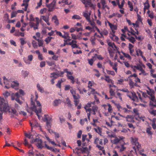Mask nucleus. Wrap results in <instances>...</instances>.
I'll use <instances>...</instances> for the list:
<instances>
[{"label":"nucleus","mask_w":156,"mask_h":156,"mask_svg":"<svg viewBox=\"0 0 156 156\" xmlns=\"http://www.w3.org/2000/svg\"><path fill=\"white\" fill-rule=\"evenodd\" d=\"M136 55L138 56H139L140 55L142 57V58H143V52L140 50V49H136Z\"/></svg>","instance_id":"obj_26"},{"label":"nucleus","mask_w":156,"mask_h":156,"mask_svg":"<svg viewBox=\"0 0 156 156\" xmlns=\"http://www.w3.org/2000/svg\"><path fill=\"white\" fill-rule=\"evenodd\" d=\"M33 57V55H28L27 58H24L23 60L24 62L27 64L29 65L31 64V62L32 61Z\"/></svg>","instance_id":"obj_9"},{"label":"nucleus","mask_w":156,"mask_h":156,"mask_svg":"<svg viewBox=\"0 0 156 156\" xmlns=\"http://www.w3.org/2000/svg\"><path fill=\"white\" fill-rule=\"evenodd\" d=\"M122 53L124 56L126 58H127L128 59L131 60L132 59L131 57L128 54L124 53L123 52H122Z\"/></svg>","instance_id":"obj_38"},{"label":"nucleus","mask_w":156,"mask_h":156,"mask_svg":"<svg viewBox=\"0 0 156 156\" xmlns=\"http://www.w3.org/2000/svg\"><path fill=\"white\" fill-rule=\"evenodd\" d=\"M21 74L23 78H25L28 76L29 74V72L26 70H23L21 71Z\"/></svg>","instance_id":"obj_21"},{"label":"nucleus","mask_w":156,"mask_h":156,"mask_svg":"<svg viewBox=\"0 0 156 156\" xmlns=\"http://www.w3.org/2000/svg\"><path fill=\"white\" fill-rule=\"evenodd\" d=\"M43 43L44 41L43 40H41L38 42V45L39 47H43Z\"/></svg>","instance_id":"obj_64"},{"label":"nucleus","mask_w":156,"mask_h":156,"mask_svg":"<svg viewBox=\"0 0 156 156\" xmlns=\"http://www.w3.org/2000/svg\"><path fill=\"white\" fill-rule=\"evenodd\" d=\"M59 76V75L58 74L56 73H51V77L55 79L57 78Z\"/></svg>","instance_id":"obj_27"},{"label":"nucleus","mask_w":156,"mask_h":156,"mask_svg":"<svg viewBox=\"0 0 156 156\" xmlns=\"http://www.w3.org/2000/svg\"><path fill=\"white\" fill-rule=\"evenodd\" d=\"M30 26L31 27H33L34 30L38 29V27L39 25H37V24H35V23L31 22L30 23Z\"/></svg>","instance_id":"obj_30"},{"label":"nucleus","mask_w":156,"mask_h":156,"mask_svg":"<svg viewBox=\"0 0 156 156\" xmlns=\"http://www.w3.org/2000/svg\"><path fill=\"white\" fill-rule=\"evenodd\" d=\"M67 77L68 79L70 80H71V82L72 83L74 84V83L75 78L73 76H72L68 75Z\"/></svg>","instance_id":"obj_37"},{"label":"nucleus","mask_w":156,"mask_h":156,"mask_svg":"<svg viewBox=\"0 0 156 156\" xmlns=\"http://www.w3.org/2000/svg\"><path fill=\"white\" fill-rule=\"evenodd\" d=\"M101 2L102 5V8L103 10H105L106 8H107L108 9H109V7L106 5L105 0H101Z\"/></svg>","instance_id":"obj_20"},{"label":"nucleus","mask_w":156,"mask_h":156,"mask_svg":"<svg viewBox=\"0 0 156 156\" xmlns=\"http://www.w3.org/2000/svg\"><path fill=\"white\" fill-rule=\"evenodd\" d=\"M106 133L108 135V136L110 137V139H112L115 135V134L113 133L110 132L108 131H106Z\"/></svg>","instance_id":"obj_29"},{"label":"nucleus","mask_w":156,"mask_h":156,"mask_svg":"<svg viewBox=\"0 0 156 156\" xmlns=\"http://www.w3.org/2000/svg\"><path fill=\"white\" fill-rule=\"evenodd\" d=\"M32 45L34 48L36 49L38 48V45L37 42L35 41H33L32 42Z\"/></svg>","instance_id":"obj_43"},{"label":"nucleus","mask_w":156,"mask_h":156,"mask_svg":"<svg viewBox=\"0 0 156 156\" xmlns=\"http://www.w3.org/2000/svg\"><path fill=\"white\" fill-rule=\"evenodd\" d=\"M31 107L28 109H27V111L30 115L32 114V111H34L36 113L38 119H40L41 117L38 115V114L41 113V104L38 101H36V104L37 106H36L35 104L33 101V99L32 98H31Z\"/></svg>","instance_id":"obj_2"},{"label":"nucleus","mask_w":156,"mask_h":156,"mask_svg":"<svg viewBox=\"0 0 156 156\" xmlns=\"http://www.w3.org/2000/svg\"><path fill=\"white\" fill-rule=\"evenodd\" d=\"M83 16L86 18V19L88 22H90L91 11L89 12L88 11L86 10L83 12Z\"/></svg>","instance_id":"obj_10"},{"label":"nucleus","mask_w":156,"mask_h":156,"mask_svg":"<svg viewBox=\"0 0 156 156\" xmlns=\"http://www.w3.org/2000/svg\"><path fill=\"white\" fill-rule=\"evenodd\" d=\"M52 38H53L51 37H48L45 39L44 41L46 42V43L48 44L51 41Z\"/></svg>","instance_id":"obj_47"},{"label":"nucleus","mask_w":156,"mask_h":156,"mask_svg":"<svg viewBox=\"0 0 156 156\" xmlns=\"http://www.w3.org/2000/svg\"><path fill=\"white\" fill-rule=\"evenodd\" d=\"M103 106L104 108L105 109H106L108 107V112L110 113H111L112 112V106L110 104H108V105H103Z\"/></svg>","instance_id":"obj_18"},{"label":"nucleus","mask_w":156,"mask_h":156,"mask_svg":"<svg viewBox=\"0 0 156 156\" xmlns=\"http://www.w3.org/2000/svg\"><path fill=\"white\" fill-rule=\"evenodd\" d=\"M108 24L112 30V32H115V30H117V27L116 25L112 24L110 22H108Z\"/></svg>","instance_id":"obj_17"},{"label":"nucleus","mask_w":156,"mask_h":156,"mask_svg":"<svg viewBox=\"0 0 156 156\" xmlns=\"http://www.w3.org/2000/svg\"><path fill=\"white\" fill-rule=\"evenodd\" d=\"M94 85H96L93 81H89L88 83V87L89 89L92 88V87L94 86Z\"/></svg>","instance_id":"obj_32"},{"label":"nucleus","mask_w":156,"mask_h":156,"mask_svg":"<svg viewBox=\"0 0 156 156\" xmlns=\"http://www.w3.org/2000/svg\"><path fill=\"white\" fill-rule=\"evenodd\" d=\"M10 93L9 92L6 91L3 93V95L6 98L10 95Z\"/></svg>","instance_id":"obj_57"},{"label":"nucleus","mask_w":156,"mask_h":156,"mask_svg":"<svg viewBox=\"0 0 156 156\" xmlns=\"http://www.w3.org/2000/svg\"><path fill=\"white\" fill-rule=\"evenodd\" d=\"M149 112L150 114L153 115L154 116L156 115V110L151 109L149 110Z\"/></svg>","instance_id":"obj_56"},{"label":"nucleus","mask_w":156,"mask_h":156,"mask_svg":"<svg viewBox=\"0 0 156 156\" xmlns=\"http://www.w3.org/2000/svg\"><path fill=\"white\" fill-rule=\"evenodd\" d=\"M11 85V87L14 88L16 90H17L18 89V87L19 83L18 81H16L12 82Z\"/></svg>","instance_id":"obj_13"},{"label":"nucleus","mask_w":156,"mask_h":156,"mask_svg":"<svg viewBox=\"0 0 156 156\" xmlns=\"http://www.w3.org/2000/svg\"><path fill=\"white\" fill-rule=\"evenodd\" d=\"M140 71L141 72L139 73V75H143V76H144L147 75V73H146L144 70L143 69V68L141 69V70H140Z\"/></svg>","instance_id":"obj_51"},{"label":"nucleus","mask_w":156,"mask_h":156,"mask_svg":"<svg viewBox=\"0 0 156 156\" xmlns=\"http://www.w3.org/2000/svg\"><path fill=\"white\" fill-rule=\"evenodd\" d=\"M107 73L108 74H111L112 76H114L115 73L113 71L107 70Z\"/></svg>","instance_id":"obj_62"},{"label":"nucleus","mask_w":156,"mask_h":156,"mask_svg":"<svg viewBox=\"0 0 156 156\" xmlns=\"http://www.w3.org/2000/svg\"><path fill=\"white\" fill-rule=\"evenodd\" d=\"M64 34L62 36V37L65 38L67 39V38H69V34L68 33L64 32Z\"/></svg>","instance_id":"obj_54"},{"label":"nucleus","mask_w":156,"mask_h":156,"mask_svg":"<svg viewBox=\"0 0 156 156\" xmlns=\"http://www.w3.org/2000/svg\"><path fill=\"white\" fill-rule=\"evenodd\" d=\"M3 82L5 85V87L7 89H9L11 87V82L8 80L4 76L3 77Z\"/></svg>","instance_id":"obj_7"},{"label":"nucleus","mask_w":156,"mask_h":156,"mask_svg":"<svg viewBox=\"0 0 156 156\" xmlns=\"http://www.w3.org/2000/svg\"><path fill=\"white\" fill-rule=\"evenodd\" d=\"M108 34V31L106 30H103L102 31L101 36L102 37L103 35H107Z\"/></svg>","instance_id":"obj_52"},{"label":"nucleus","mask_w":156,"mask_h":156,"mask_svg":"<svg viewBox=\"0 0 156 156\" xmlns=\"http://www.w3.org/2000/svg\"><path fill=\"white\" fill-rule=\"evenodd\" d=\"M94 144L96 145L99 144L102 145H103V140L101 139H100L98 138H97L94 139Z\"/></svg>","instance_id":"obj_15"},{"label":"nucleus","mask_w":156,"mask_h":156,"mask_svg":"<svg viewBox=\"0 0 156 156\" xmlns=\"http://www.w3.org/2000/svg\"><path fill=\"white\" fill-rule=\"evenodd\" d=\"M72 19L73 20H80L82 17L78 15L75 14L72 16Z\"/></svg>","instance_id":"obj_33"},{"label":"nucleus","mask_w":156,"mask_h":156,"mask_svg":"<svg viewBox=\"0 0 156 156\" xmlns=\"http://www.w3.org/2000/svg\"><path fill=\"white\" fill-rule=\"evenodd\" d=\"M115 32H111L109 34V36L110 38L113 41H117L118 39V38L115 35Z\"/></svg>","instance_id":"obj_16"},{"label":"nucleus","mask_w":156,"mask_h":156,"mask_svg":"<svg viewBox=\"0 0 156 156\" xmlns=\"http://www.w3.org/2000/svg\"><path fill=\"white\" fill-rule=\"evenodd\" d=\"M122 31L123 34H126V33L127 32H130L128 30V28L126 27H125L124 29H122Z\"/></svg>","instance_id":"obj_60"},{"label":"nucleus","mask_w":156,"mask_h":156,"mask_svg":"<svg viewBox=\"0 0 156 156\" xmlns=\"http://www.w3.org/2000/svg\"><path fill=\"white\" fill-rule=\"evenodd\" d=\"M118 90L127 93V96L130 99H131L133 101L138 102V97L136 96V94L134 92H129L127 89L126 88L122 89H119Z\"/></svg>","instance_id":"obj_3"},{"label":"nucleus","mask_w":156,"mask_h":156,"mask_svg":"<svg viewBox=\"0 0 156 156\" xmlns=\"http://www.w3.org/2000/svg\"><path fill=\"white\" fill-rule=\"evenodd\" d=\"M128 5L129 7L130 8V11H132L133 10V8L131 3L130 1H129L128 2Z\"/></svg>","instance_id":"obj_58"},{"label":"nucleus","mask_w":156,"mask_h":156,"mask_svg":"<svg viewBox=\"0 0 156 156\" xmlns=\"http://www.w3.org/2000/svg\"><path fill=\"white\" fill-rule=\"evenodd\" d=\"M65 104H67L69 107H71L72 106V105L71 103V101L68 98H66V101L65 102Z\"/></svg>","instance_id":"obj_36"},{"label":"nucleus","mask_w":156,"mask_h":156,"mask_svg":"<svg viewBox=\"0 0 156 156\" xmlns=\"http://www.w3.org/2000/svg\"><path fill=\"white\" fill-rule=\"evenodd\" d=\"M128 40L130 42L133 43H134L135 41V40L134 38L132 37H129V38H128Z\"/></svg>","instance_id":"obj_49"},{"label":"nucleus","mask_w":156,"mask_h":156,"mask_svg":"<svg viewBox=\"0 0 156 156\" xmlns=\"http://www.w3.org/2000/svg\"><path fill=\"white\" fill-rule=\"evenodd\" d=\"M118 114L120 116L126 118V121L128 122H130L132 118V116L130 115H127L126 117L121 115L120 113H119Z\"/></svg>","instance_id":"obj_19"},{"label":"nucleus","mask_w":156,"mask_h":156,"mask_svg":"<svg viewBox=\"0 0 156 156\" xmlns=\"http://www.w3.org/2000/svg\"><path fill=\"white\" fill-rule=\"evenodd\" d=\"M41 19L43 20L49 26L50 25V23L49 22V16H42L41 17Z\"/></svg>","instance_id":"obj_14"},{"label":"nucleus","mask_w":156,"mask_h":156,"mask_svg":"<svg viewBox=\"0 0 156 156\" xmlns=\"http://www.w3.org/2000/svg\"><path fill=\"white\" fill-rule=\"evenodd\" d=\"M37 90L41 93H43L44 92V91L43 88L40 85L37 83Z\"/></svg>","instance_id":"obj_23"},{"label":"nucleus","mask_w":156,"mask_h":156,"mask_svg":"<svg viewBox=\"0 0 156 156\" xmlns=\"http://www.w3.org/2000/svg\"><path fill=\"white\" fill-rule=\"evenodd\" d=\"M46 138L48 141L51 143L53 145H57V144L55 143V142L53 141H52L48 137L46 136Z\"/></svg>","instance_id":"obj_46"},{"label":"nucleus","mask_w":156,"mask_h":156,"mask_svg":"<svg viewBox=\"0 0 156 156\" xmlns=\"http://www.w3.org/2000/svg\"><path fill=\"white\" fill-rule=\"evenodd\" d=\"M91 113L94 115H96V113H98V115L101 117V114L98 110V107L96 106H93L91 108Z\"/></svg>","instance_id":"obj_11"},{"label":"nucleus","mask_w":156,"mask_h":156,"mask_svg":"<svg viewBox=\"0 0 156 156\" xmlns=\"http://www.w3.org/2000/svg\"><path fill=\"white\" fill-rule=\"evenodd\" d=\"M151 127H149L146 128V132L149 135H151L153 134V133L151 131Z\"/></svg>","instance_id":"obj_39"},{"label":"nucleus","mask_w":156,"mask_h":156,"mask_svg":"<svg viewBox=\"0 0 156 156\" xmlns=\"http://www.w3.org/2000/svg\"><path fill=\"white\" fill-rule=\"evenodd\" d=\"M94 102H90L87 104L84 107V108L86 110L87 112H91V108H90V107H92L94 106Z\"/></svg>","instance_id":"obj_12"},{"label":"nucleus","mask_w":156,"mask_h":156,"mask_svg":"<svg viewBox=\"0 0 156 156\" xmlns=\"http://www.w3.org/2000/svg\"><path fill=\"white\" fill-rule=\"evenodd\" d=\"M0 111L5 112H8L14 116L18 114L16 110L14 109L10 108L3 98L0 97Z\"/></svg>","instance_id":"obj_1"},{"label":"nucleus","mask_w":156,"mask_h":156,"mask_svg":"<svg viewBox=\"0 0 156 156\" xmlns=\"http://www.w3.org/2000/svg\"><path fill=\"white\" fill-rule=\"evenodd\" d=\"M30 142L31 143H34L39 148L41 149L43 147L42 140L40 138L32 139Z\"/></svg>","instance_id":"obj_5"},{"label":"nucleus","mask_w":156,"mask_h":156,"mask_svg":"<svg viewBox=\"0 0 156 156\" xmlns=\"http://www.w3.org/2000/svg\"><path fill=\"white\" fill-rule=\"evenodd\" d=\"M116 148L118 149L120 152L124 151L126 149V147H124V144L121 145V147L119 146H117Z\"/></svg>","instance_id":"obj_28"},{"label":"nucleus","mask_w":156,"mask_h":156,"mask_svg":"<svg viewBox=\"0 0 156 156\" xmlns=\"http://www.w3.org/2000/svg\"><path fill=\"white\" fill-rule=\"evenodd\" d=\"M72 87L70 86L68 84L66 85L65 87V90L66 91H67L69 90L70 89H71Z\"/></svg>","instance_id":"obj_63"},{"label":"nucleus","mask_w":156,"mask_h":156,"mask_svg":"<svg viewBox=\"0 0 156 156\" xmlns=\"http://www.w3.org/2000/svg\"><path fill=\"white\" fill-rule=\"evenodd\" d=\"M119 110L120 111H122L124 113H128L129 112V110H128L126 108H122L120 107L119 108Z\"/></svg>","instance_id":"obj_44"},{"label":"nucleus","mask_w":156,"mask_h":156,"mask_svg":"<svg viewBox=\"0 0 156 156\" xmlns=\"http://www.w3.org/2000/svg\"><path fill=\"white\" fill-rule=\"evenodd\" d=\"M129 84L131 89L133 88L134 86L136 84L134 83L131 79L129 80Z\"/></svg>","instance_id":"obj_35"},{"label":"nucleus","mask_w":156,"mask_h":156,"mask_svg":"<svg viewBox=\"0 0 156 156\" xmlns=\"http://www.w3.org/2000/svg\"><path fill=\"white\" fill-rule=\"evenodd\" d=\"M88 90L90 91L91 92V94H97V92H96L95 90L93 88L89 89Z\"/></svg>","instance_id":"obj_45"},{"label":"nucleus","mask_w":156,"mask_h":156,"mask_svg":"<svg viewBox=\"0 0 156 156\" xmlns=\"http://www.w3.org/2000/svg\"><path fill=\"white\" fill-rule=\"evenodd\" d=\"M61 103V101L60 99H56L53 101V105L55 106H58Z\"/></svg>","instance_id":"obj_25"},{"label":"nucleus","mask_w":156,"mask_h":156,"mask_svg":"<svg viewBox=\"0 0 156 156\" xmlns=\"http://www.w3.org/2000/svg\"><path fill=\"white\" fill-rule=\"evenodd\" d=\"M117 63H115L114 65L112 67V69L115 70V72L117 73Z\"/></svg>","instance_id":"obj_55"},{"label":"nucleus","mask_w":156,"mask_h":156,"mask_svg":"<svg viewBox=\"0 0 156 156\" xmlns=\"http://www.w3.org/2000/svg\"><path fill=\"white\" fill-rule=\"evenodd\" d=\"M105 80L108 83H111L112 84L114 83V81L112 79H110L109 77L107 76H105Z\"/></svg>","instance_id":"obj_31"},{"label":"nucleus","mask_w":156,"mask_h":156,"mask_svg":"<svg viewBox=\"0 0 156 156\" xmlns=\"http://www.w3.org/2000/svg\"><path fill=\"white\" fill-rule=\"evenodd\" d=\"M147 93L150 99L152 101H154L155 99L154 96V92L153 90H149L147 91Z\"/></svg>","instance_id":"obj_8"},{"label":"nucleus","mask_w":156,"mask_h":156,"mask_svg":"<svg viewBox=\"0 0 156 156\" xmlns=\"http://www.w3.org/2000/svg\"><path fill=\"white\" fill-rule=\"evenodd\" d=\"M64 72L67 73V74L66 76L67 77L68 75H70V76H71V75H72L73 74V72L68 71V69H64Z\"/></svg>","instance_id":"obj_48"},{"label":"nucleus","mask_w":156,"mask_h":156,"mask_svg":"<svg viewBox=\"0 0 156 156\" xmlns=\"http://www.w3.org/2000/svg\"><path fill=\"white\" fill-rule=\"evenodd\" d=\"M45 146L47 149L49 150L52 151L54 152H55L56 151H58V152L59 151V150H58L56 149H54L51 147H50L47 144H45Z\"/></svg>","instance_id":"obj_34"},{"label":"nucleus","mask_w":156,"mask_h":156,"mask_svg":"<svg viewBox=\"0 0 156 156\" xmlns=\"http://www.w3.org/2000/svg\"><path fill=\"white\" fill-rule=\"evenodd\" d=\"M124 139L123 136H116L115 135L114 137L110 139V141L112 144L116 145L119 143H121Z\"/></svg>","instance_id":"obj_4"},{"label":"nucleus","mask_w":156,"mask_h":156,"mask_svg":"<svg viewBox=\"0 0 156 156\" xmlns=\"http://www.w3.org/2000/svg\"><path fill=\"white\" fill-rule=\"evenodd\" d=\"M137 20L136 21H137V22L138 23H139V22H140L142 24L143 23L142 22V19L141 16L138 14V13H137Z\"/></svg>","instance_id":"obj_53"},{"label":"nucleus","mask_w":156,"mask_h":156,"mask_svg":"<svg viewBox=\"0 0 156 156\" xmlns=\"http://www.w3.org/2000/svg\"><path fill=\"white\" fill-rule=\"evenodd\" d=\"M17 13V12L16 11L12 12L11 13V18H12L16 17Z\"/></svg>","instance_id":"obj_61"},{"label":"nucleus","mask_w":156,"mask_h":156,"mask_svg":"<svg viewBox=\"0 0 156 156\" xmlns=\"http://www.w3.org/2000/svg\"><path fill=\"white\" fill-rule=\"evenodd\" d=\"M94 57H92V58L90 59H87L88 63L90 66H92L93 65L94 62Z\"/></svg>","instance_id":"obj_41"},{"label":"nucleus","mask_w":156,"mask_h":156,"mask_svg":"<svg viewBox=\"0 0 156 156\" xmlns=\"http://www.w3.org/2000/svg\"><path fill=\"white\" fill-rule=\"evenodd\" d=\"M109 93L111 96H114L115 95V92L114 90L112 88L110 89Z\"/></svg>","instance_id":"obj_59"},{"label":"nucleus","mask_w":156,"mask_h":156,"mask_svg":"<svg viewBox=\"0 0 156 156\" xmlns=\"http://www.w3.org/2000/svg\"><path fill=\"white\" fill-rule=\"evenodd\" d=\"M144 10L149 9L150 7V5L149 4V1H146V2L144 3Z\"/></svg>","instance_id":"obj_40"},{"label":"nucleus","mask_w":156,"mask_h":156,"mask_svg":"<svg viewBox=\"0 0 156 156\" xmlns=\"http://www.w3.org/2000/svg\"><path fill=\"white\" fill-rule=\"evenodd\" d=\"M108 50L109 51V53L110 56L112 58L114 56V52L113 51V50L112 49H111V48H108Z\"/></svg>","instance_id":"obj_42"},{"label":"nucleus","mask_w":156,"mask_h":156,"mask_svg":"<svg viewBox=\"0 0 156 156\" xmlns=\"http://www.w3.org/2000/svg\"><path fill=\"white\" fill-rule=\"evenodd\" d=\"M134 67L138 70L140 71L142 68V67L141 65L140 64H137L136 66H134Z\"/></svg>","instance_id":"obj_50"},{"label":"nucleus","mask_w":156,"mask_h":156,"mask_svg":"<svg viewBox=\"0 0 156 156\" xmlns=\"http://www.w3.org/2000/svg\"><path fill=\"white\" fill-rule=\"evenodd\" d=\"M52 21L55 23L56 25H58V20L56 16H54L52 17Z\"/></svg>","instance_id":"obj_22"},{"label":"nucleus","mask_w":156,"mask_h":156,"mask_svg":"<svg viewBox=\"0 0 156 156\" xmlns=\"http://www.w3.org/2000/svg\"><path fill=\"white\" fill-rule=\"evenodd\" d=\"M108 45H109V46L112 47L113 48L114 51L115 50V49H117V47L114 44V43L113 42H108Z\"/></svg>","instance_id":"obj_24"},{"label":"nucleus","mask_w":156,"mask_h":156,"mask_svg":"<svg viewBox=\"0 0 156 156\" xmlns=\"http://www.w3.org/2000/svg\"><path fill=\"white\" fill-rule=\"evenodd\" d=\"M131 141L132 144L136 146L137 149L139 150V149L141 145L138 142V139L135 137H132L131 138Z\"/></svg>","instance_id":"obj_6"}]
</instances>
